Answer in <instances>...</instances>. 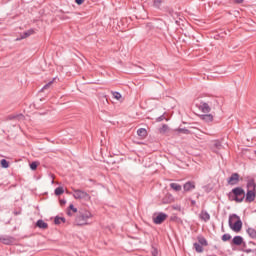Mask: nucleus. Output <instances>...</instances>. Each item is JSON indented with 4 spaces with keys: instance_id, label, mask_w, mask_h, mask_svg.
I'll return each instance as SVG.
<instances>
[{
    "instance_id": "20",
    "label": "nucleus",
    "mask_w": 256,
    "mask_h": 256,
    "mask_svg": "<svg viewBox=\"0 0 256 256\" xmlns=\"http://www.w3.org/2000/svg\"><path fill=\"white\" fill-rule=\"evenodd\" d=\"M171 189H173L174 191H181L182 187L181 185L177 184V183H171L170 184Z\"/></svg>"
},
{
    "instance_id": "38",
    "label": "nucleus",
    "mask_w": 256,
    "mask_h": 256,
    "mask_svg": "<svg viewBox=\"0 0 256 256\" xmlns=\"http://www.w3.org/2000/svg\"><path fill=\"white\" fill-rule=\"evenodd\" d=\"M158 252L157 249L153 248L152 250V256H157Z\"/></svg>"
},
{
    "instance_id": "4",
    "label": "nucleus",
    "mask_w": 256,
    "mask_h": 256,
    "mask_svg": "<svg viewBox=\"0 0 256 256\" xmlns=\"http://www.w3.org/2000/svg\"><path fill=\"white\" fill-rule=\"evenodd\" d=\"M73 197L76 199H83L84 201H89V199H91V196L87 192L79 189L74 190Z\"/></svg>"
},
{
    "instance_id": "19",
    "label": "nucleus",
    "mask_w": 256,
    "mask_h": 256,
    "mask_svg": "<svg viewBox=\"0 0 256 256\" xmlns=\"http://www.w3.org/2000/svg\"><path fill=\"white\" fill-rule=\"evenodd\" d=\"M194 248L197 253H203V246L200 243H194Z\"/></svg>"
},
{
    "instance_id": "7",
    "label": "nucleus",
    "mask_w": 256,
    "mask_h": 256,
    "mask_svg": "<svg viewBox=\"0 0 256 256\" xmlns=\"http://www.w3.org/2000/svg\"><path fill=\"white\" fill-rule=\"evenodd\" d=\"M229 185H237L239 183V174L233 173L228 179Z\"/></svg>"
},
{
    "instance_id": "15",
    "label": "nucleus",
    "mask_w": 256,
    "mask_h": 256,
    "mask_svg": "<svg viewBox=\"0 0 256 256\" xmlns=\"http://www.w3.org/2000/svg\"><path fill=\"white\" fill-rule=\"evenodd\" d=\"M36 227H39V229H47L48 224L43 220H38L36 223Z\"/></svg>"
},
{
    "instance_id": "11",
    "label": "nucleus",
    "mask_w": 256,
    "mask_h": 256,
    "mask_svg": "<svg viewBox=\"0 0 256 256\" xmlns=\"http://www.w3.org/2000/svg\"><path fill=\"white\" fill-rule=\"evenodd\" d=\"M200 218L202 219V221L207 222V221H209V219H211V215H209V212H207V211H202L200 213Z\"/></svg>"
},
{
    "instance_id": "1",
    "label": "nucleus",
    "mask_w": 256,
    "mask_h": 256,
    "mask_svg": "<svg viewBox=\"0 0 256 256\" xmlns=\"http://www.w3.org/2000/svg\"><path fill=\"white\" fill-rule=\"evenodd\" d=\"M89 219H93V214L91 211L82 208L78 211L76 218H75V225L83 226L89 225Z\"/></svg>"
},
{
    "instance_id": "5",
    "label": "nucleus",
    "mask_w": 256,
    "mask_h": 256,
    "mask_svg": "<svg viewBox=\"0 0 256 256\" xmlns=\"http://www.w3.org/2000/svg\"><path fill=\"white\" fill-rule=\"evenodd\" d=\"M0 243H3L4 245H13L15 239L11 236L0 235Z\"/></svg>"
},
{
    "instance_id": "10",
    "label": "nucleus",
    "mask_w": 256,
    "mask_h": 256,
    "mask_svg": "<svg viewBox=\"0 0 256 256\" xmlns=\"http://www.w3.org/2000/svg\"><path fill=\"white\" fill-rule=\"evenodd\" d=\"M183 188L186 192L193 191V189H195V182H186Z\"/></svg>"
},
{
    "instance_id": "41",
    "label": "nucleus",
    "mask_w": 256,
    "mask_h": 256,
    "mask_svg": "<svg viewBox=\"0 0 256 256\" xmlns=\"http://www.w3.org/2000/svg\"><path fill=\"white\" fill-rule=\"evenodd\" d=\"M196 201L195 200H191V205H196Z\"/></svg>"
},
{
    "instance_id": "12",
    "label": "nucleus",
    "mask_w": 256,
    "mask_h": 256,
    "mask_svg": "<svg viewBox=\"0 0 256 256\" xmlns=\"http://www.w3.org/2000/svg\"><path fill=\"white\" fill-rule=\"evenodd\" d=\"M137 135L142 139H145V137H147V130L145 128H139L137 130Z\"/></svg>"
},
{
    "instance_id": "26",
    "label": "nucleus",
    "mask_w": 256,
    "mask_h": 256,
    "mask_svg": "<svg viewBox=\"0 0 256 256\" xmlns=\"http://www.w3.org/2000/svg\"><path fill=\"white\" fill-rule=\"evenodd\" d=\"M199 244L204 246V247H207V239L205 238H199Z\"/></svg>"
},
{
    "instance_id": "21",
    "label": "nucleus",
    "mask_w": 256,
    "mask_h": 256,
    "mask_svg": "<svg viewBox=\"0 0 256 256\" xmlns=\"http://www.w3.org/2000/svg\"><path fill=\"white\" fill-rule=\"evenodd\" d=\"M54 223H55V225H61V223H65V218H63V217H56L54 219Z\"/></svg>"
},
{
    "instance_id": "24",
    "label": "nucleus",
    "mask_w": 256,
    "mask_h": 256,
    "mask_svg": "<svg viewBox=\"0 0 256 256\" xmlns=\"http://www.w3.org/2000/svg\"><path fill=\"white\" fill-rule=\"evenodd\" d=\"M168 129H169V126H167V124H164L160 128V133H167Z\"/></svg>"
},
{
    "instance_id": "30",
    "label": "nucleus",
    "mask_w": 256,
    "mask_h": 256,
    "mask_svg": "<svg viewBox=\"0 0 256 256\" xmlns=\"http://www.w3.org/2000/svg\"><path fill=\"white\" fill-rule=\"evenodd\" d=\"M37 162H32L31 164H30V169L32 170V171H35L36 169H37Z\"/></svg>"
},
{
    "instance_id": "3",
    "label": "nucleus",
    "mask_w": 256,
    "mask_h": 256,
    "mask_svg": "<svg viewBox=\"0 0 256 256\" xmlns=\"http://www.w3.org/2000/svg\"><path fill=\"white\" fill-rule=\"evenodd\" d=\"M229 198L232 201H236V203H243L245 200V190L241 187H236L230 192Z\"/></svg>"
},
{
    "instance_id": "28",
    "label": "nucleus",
    "mask_w": 256,
    "mask_h": 256,
    "mask_svg": "<svg viewBox=\"0 0 256 256\" xmlns=\"http://www.w3.org/2000/svg\"><path fill=\"white\" fill-rule=\"evenodd\" d=\"M112 95H113L114 99H117V101H119V99H121V93H119V92H112Z\"/></svg>"
},
{
    "instance_id": "17",
    "label": "nucleus",
    "mask_w": 256,
    "mask_h": 256,
    "mask_svg": "<svg viewBox=\"0 0 256 256\" xmlns=\"http://www.w3.org/2000/svg\"><path fill=\"white\" fill-rule=\"evenodd\" d=\"M162 203H164L165 205L169 204V203H173V195L169 194L168 196H166L163 200Z\"/></svg>"
},
{
    "instance_id": "29",
    "label": "nucleus",
    "mask_w": 256,
    "mask_h": 256,
    "mask_svg": "<svg viewBox=\"0 0 256 256\" xmlns=\"http://www.w3.org/2000/svg\"><path fill=\"white\" fill-rule=\"evenodd\" d=\"M161 3H163V0H154V7H161Z\"/></svg>"
},
{
    "instance_id": "36",
    "label": "nucleus",
    "mask_w": 256,
    "mask_h": 256,
    "mask_svg": "<svg viewBox=\"0 0 256 256\" xmlns=\"http://www.w3.org/2000/svg\"><path fill=\"white\" fill-rule=\"evenodd\" d=\"M84 2L85 0H75V3H77V5H83Z\"/></svg>"
},
{
    "instance_id": "8",
    "label": "nucleus",
    "mask_w": 256,
    "mask_h": 256,
    "mask_svg": "<svg viewBox=\"0 0 256 256\" xmlns=\"http://www.w3.org/2000/svg\"><path fill=\"white\" fill-rule=\"evenodd\" d=\"M246 201L248 203H252V201H255V190H248L246 193Z\"/></svg>"
},
{
    "instance_id": "39",
    "label": "nucleus",
    "mask_w": 256,
    "mask_h": 256,
    "mask_svg": "<svg viewBox=\"0 0 256 256\" xmlns=\"http://www.w3.org/2000/svg\"><path fill=\"white\" fill-rule=\"evenodd\" d=\"M179 131H180V133H185V134L189 133V130H187V129H180Z\"/></svg>"
},
{
    "instance_id": "14",
    "label": "nucleus",
    "mask_w": 256,
    "mask_h": 256,
    "mask_svg": "<svg viewBox=\"0 0 256 256\" xmlns=\"http://www.w3.org/2000/svg\"><path fill=\"white\" fill-rule=\"evenodd\" d=\"M201 119L206 123H211V121H213V116L211 114H204L201 116Z\"/></svg>"
},
{
    "instance_id": "6",
    "label": "nucleus",
    "mask_w": 256,
    "mask_h": 256,
    "mask_svg": "<svg viewBox=\"0 0 256 256\" xmlns=\"http://www.w3.org/2000/svg\"><path fill=\"white\" fill-rule=\"evenodd\" d=\"M165 219H167V214L161 212L153 219V221L156 225H161Z\"/></svg>"
},
{
    "instance_id": "27",
    "label": "nucleus",
    "mask_w": 256,
    "mask_h": 256,
    "mask_svg": "<svg viewBox=\"0 0 256 256\" xmlns=\"http://www.w3.org/2000/svg\"><path fill=\"white\" fill-rule=\"evenodd\" d=\"M30 35H33V30H28L25 32L22 36V39H26V37H30Z\"/></svg>"
},
{
    "instance_id": "31",
    "label": "nucleus",
    "mask_w": 256,
    "mask_h": 256,
    "mask_svg": "<svg viewBox=\"0 0 256 256\" xmlns=\"http://www.w3.org/2000/svg\"><path fill=\"white\" fill-rule=\"evenodd\" d=\"M245 0H232V3H234V5H241L244 3Z\"/></svg>"
},
{
    "instance_id": "32",
    "label": "nucleus",
    "mask_w": 256,
    "mask_h": 256,
    "mask_svg": "<svg viewBox=\"0 0 256 256\" xmlns=\"http://www.w3.org/2000/svg\"><path fill=\"white\" fill-rule=\"evenodd\" d=\"M51 85H53V81H50L48 84L44 85L42 88V91H45V89H49V87H51Z\"/></svg>"
},
{
    "instance_id": "40",
    "label": "nucleus",
    "mask_w": 256,
    "mask_h": 256,
    "mask_svg": "<svg viewBox=\"0 0 256 256\" xmlns=\"http://www.w3.org/2000/svg\"><path fill=\"white\" fill-rule=\"evenodd\" d=\"M244 253H253V250L252 249H246V250H244Z\"/></svg>"
},
{
    "instance_id": "23",
    "label": "nucleus",
    "mask_w": 256,
    "mask_h": 256,
    "mask_svg": "<svg viewBox=\"0 0 256 256\" xmlns=\"http://www.w3.org/2000/svg\"><path fill=\"white\" fill-rule=\"evenodd\" d=\"M1 167H3L4 169H9V162L5 159L1 160Z\"/></svg>"
},
{
    "instance_id": "42",
    "label": "nucleus",
    "mask_w": 256,
    "mask_h": 256,
    "mask_svg": "<svg viewBox=\"0 0 256 256\" xmlns=\"http://www.w3.org/2000/svg\"><path fill=\"white\" fill-rule=\"evenodd\" d=\"M67 214H68L69 216L73 215V214H71V210H68Z\"/></svg>"
},
{
    "instance_id": "22",
    "label": "nucleus",
    "mask_w": 256,
    "mask_h": 256,
    "mask_svg": "<svg viewBox=\"0 0 256 256\" xmlns=\"http://www.w3.org/2000/svg\"><path fill=\"white\" fill-rule=\"evenodd\" d=\"M64 192H65V190L63 189V187H57L55 189V195H57V196L63 195Z\"/></svg>"
},
{
    "instance_id": "37",
    "label": "nucleus",
    "mask_w": 256,
    "mask_h": 256,
    "mask_svg": "<svg viewBox=\"0 0 256 256\" xmlns=\"http://www.w3.org/2000/svg\"><path fill=\"white\" fill-rule=\"evenodd\" d=\"M214 146L216 147V149H221V143L220 142H216L214 144Z\"/></svg>"
},
{
    "instance_id": "18",
    "label": "nucleus",
    "mask_w": 256,
    "mask_h": 256,
    "mask_svg": "<svg viewBox=\"0 0 256 256\" xmlns=\"http://www.w3.org/2000/svg\"><path fill=\"white\" fill-rule=\"evenodd\" d=\"M247 233L251 239H256V230L254 228H248Z\"/></svg>"
},
{
    "instance_id": "13",
    "label": "nucleus",
    "mask_w": 256,
    "mask_h": 256,
    "mask_svg": "<svg viewBox=\"0 0 256 256\" xmlns=\"http://www.w3.org/2000/svg\"><path fill=\"white\" fill-rule=\"evenodd\" d=\"M247 187H248V191H255V187H256L255 180L253 179L248 180Z\"/></svg>"
},
{
    "instance_id": "9",
    "label": "nucleus",
    "mask_w": 256,
    "mask_h": 256,
    "mask_svg": "<svg viewBox=\"0 0 256 256\" xmlns=\"http://www.w3.org/2000/svg\"><path fill=\"white\" fill-rule=\"evenodd\" d=\"M199 109L202 113H210L211 112V107L209 104L202 102L199 106Z\"/></svg>"
},
{
    "instance_id": "35",
    "label": "nucleus",
    "mask_w": 256,
    "mask_h": 256,
    "mask_svg": "<svg viewBox=\"0 0 256 256\" xmlns=\"http://www.w3.org/2000/svg\"><path fill=\"white\" fill-rule=\"evenodd\" d=\"M23 114H19V115H17V116H13V119H19V120H21V119H23Z\"/></svg>"
},
{
    "instance_id": "2",
    "label": "nucleus",
    "mask_w": 256,
    "mask_h": 256,
    "mask_svg": "<svg viewBox=\"0 0 256 256\" xmlns=\"http://www.w3.org/2000/svg\"><path fill=\"white\" fill-rule=\"evenodd\" d=\"M228 223L230 229L235 231V233H239V231H241L243 228V222L241 221V218L237 216V214L230 215Z\"/></svg>"
},
{
    "instance_id": "16",
    "label": "nucleus",
    "mask_w": 256,
    "mask_h": 256,
    "mask_svg": "<svg viewBox=\"0 0 256 256\" xmlns=\"http://www.w3.org/2000/svg\"><path fill=\"white\" fill-rule=\"evenodd\" d=\"M232 243H233L234 245H242V243H243V237H241V236H235V237L233 238V240H232Z\"/></svg>"
},
{
    "instance_id": "34",
    "label": "nucleus",
    "mask_w": 256,
    "mask_h": 256,
    "mask_svg": "<svg viewBox=\"0 0 256 256\" xmlns=\"http://www.w3.org/2000/svg\"><path fill=\"white\" fill-rule=\"evenodd\" d=\"M156 121H157L158 123H161V121H165V115H161L160 117H158V118L156 119Z\"/></svg>"
},
{
    "instance_id": "43",
    "label": "nucleus",
    "mask_w": 256,
    "mask_h": 256,
    "mask_svg": "<svg viewBox=\"0 0 256 256\" xmlns=\"http://www.w3.org/2000/svg\"><path fill=\"white\" fill-rule=\"evenodd\" d=\"M62 203H65L64 201H62Z\"/></svg>"
},
{
    "instance_id": "33",
    "label": "nucleus",
    "mask_w": 256,
    "mask_h": 256,
    "mask_svg": "<svg viewBox=\"0 0 256 256\" xmlns=\"http://www.w3.org/2000/svg\"><path fill=\"white\" fill-rule=\"evenodd\" d=\"M69 209H70V211H72L73 213H77V208H76L73 204H70V205H69Z\"/></svg>"
},
{
    "instance_id": "25",
    "label": "nucleus",
    "mask_w": 256,
    "mask_h": 256,
    "mask_svg": "<svg viewBox=\"0 0 256 256\" xmlns=\"http://www.w3.org/2000/svg\"><path fill=\"white\" fill-rule=\"evenodd\" d=\"M222 241H224V242L231 241V234H224L222 236Z\"/></svg>"
}]
</instances>
